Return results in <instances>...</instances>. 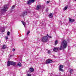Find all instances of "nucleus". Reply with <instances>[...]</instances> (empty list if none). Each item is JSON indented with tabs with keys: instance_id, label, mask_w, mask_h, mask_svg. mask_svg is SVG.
Segmentation results:
<instances>
[{
	"instance_id": "1",
	"label": "nucleus",
	"mask_w": 76,
	"mask_h": 76,
	"mask_svg": "<svg viewBox=\"0 0 76 76\" xmlns=\"http://www.w3.org/2000/svg\"><path fill=\"white\" fill-rule=\"evenodd\" d=\"M61 45L63 46V48L64 50L66 48V47L67 46V42L65 40L63 41L61 43Z\"/></svg>"
},
{
	"instance_id": "2",
	"label": "nucleus",
	"mask_w": 76,
	"mask_h": 76,
	"mask_svg": "<svg viewBox=\"0 0 76 76\" xmlns=\"http://www.w3.org/2000/svg\"><path fill=\"white\" fill-rule=\"evenodd\" d=\"M7 64L8 66H10V64L13 66H15L16 65V62L12 61H8L7 62Z\"/></svg>"
},
{
	"instance_id": "3",
	"label": "nucleus",
	"mask_w": 76,
	"mask_h": 76,
	"mask_svg": "<svg viewBox=\"0 0 76 76\" xmlns=\"http://www.w3.org/2000/svg\"><path fill=\"white\" fill-rule=\"evenodd\" d=\"M48 39L47 36H44L42 37V39L41 40L43 42H46L48 41Z\"/></svg>"
},
{
	"instance_id": "4",
	"label": "nucleus",
	"mask_w": 76,
	"mask_h": 76,
	"mask_svg": "<svg viewBox=\"0 0 76 76\" xmlns=\"http://www.w3.org/2000/svg\"><path fill=\"white\" fill-rule=\"evenodd\" d=\"M8 9V7H7V5H4V8H3L1 9V11L2 12H6V11H7L6 9Z\"/></svg>"
},
{
	"instance_id": "5",
	"label": "nucleus",
	"mask_w": 76,
	"mask_h": 76,
	"mask_svg": "<svg viewBox=\"0 0 76 76\" xmlns=\"http://www.w3.org/2000/svg\"><path fill=\"white\" fill-rule=\"evenodd\" d=\"M35 1V0H29L27 2V4H31L32 3H34Z\"/></svg>"
},
{
	"instance_id": "6",
	"label": "nucleus",
	"mask_w": 76,
	"mask_h": 76,
	"mask_svg": "<svg viewBox=\"0 0 76 76\" xmlns=\"http://www.w3.org/2000/svg\"><path fill=\"white\" fill-rule=\"evenodd\" d=\"M52 62H53V61L50 60V59H48L46 61L45 63L46 64H49V63H52Z\"/></svg>"
},
{
	"instance_id": "7",
	"label": "nucleus",
	"mask_w": 76,
	"mask_h": 76,
	"mask_svg": "<svg viewBox=\"0 0 76 76\" xmlns=\"http://www.w3.org/2000/svg\"><path fill=\"white\" fill-rule=\"evenodd\" d=\"M63 67V66L62 65H61L59 66V70H60V71H63V70L62 69V68Z\"/></svg>"
},
{
	"instance_id": "8",
	"label": "nucleus",
	"mask_w": 76,
	"mask_h": 76,
	"mask_svg": "<svg viewBox=\"0 0 76 76\" xmlns=\"http://www.w3.org/2000/svg\"><path fill=\"white\" fill-rule=\"evenodd\" d=\"M27 15V12H23L22 14L21 15V16H25V15Z\"/></svg>"
},
{
	"instance_id": "9",
	"label": "nucleus",
	"mask_w": 76,
	"mask_h": 76,
	"mask_svg": "<svg viewBox=\"0 0 76 76\" xmlns=\"http://www.w3.org/2000/svg\"><path fill=\"white\" fill-rule=\"evenodd\" d=\"M54 14L53 13H51L49 15V17L50 18H51L53 17V15Z\"/></svg>"
},
{
	"instance_id": "10",
	"label": "nucleus",
	"mask_w": 76,
	"mask_h": 76,
	"mask_svg": "<svg viewBox=\"0 0 76 76\" xmlns=\"http://www.w3.org/2000/svg\"><path fill=\"white\" fill-rule=\"evenodd\" d=\"M69 21L71 22V23H72V22H75V20L73 19H72L71 18H69Z\"/></svg>"
},
{
	"instance_id": "11",
	"label": "nucleus",
	"mask_w": 76,
	"mask_h": 76,
	"mask_svg": "<svg viewBox=\"0 0 76 76\" xmlns=\"http://www.w3.org/2000/svg\"><path fill=\"white\" fill-rule=\"evenodd\" d=\"M54 51H55V52H57V51H59V50L58 49V48H54L53 50Z\"/></svg>"
},
{
	"instance_id": "12",
	"label": "nucleus",
	"mask_w": 76,
	"mask_h": 76,
	"mask_svg": "<svg viewBox=\"0 0 76 76\" xmlns=\"http://www.w3.org/2000/svg\"><path fill=\"white\" fill-rule=\"evenodd\" d=\"M63 46L61 45V46L60 48L58 47V48L59 50H61L63 48Z\"/></svg>"
},
{
	"instance_id": "13",
	"label": "nucleus",
	"mask_w": 76,
	"mask_h": 76,
	"mask_svg": "<svg viewBox=\"0 0 76 76\" xmlns=\"http://www.w3.org/2000/svg\"><path fill=\"white\" fill-rule=\"evenodd\" d=\"M40 8H41V6L40 5H38L37 6L36 9L37 10H39Z\"/></svg>"
},
{
	"instance_id": "14",
	"label": "nucleus",
	"mask_w": 76,
	"mask_h": 76,
	"mask_svg": "<svg viewBox=\"0 0 76 76\" xmlns=\"http://www.w3.org/2000/svg\"><path fill=\"white\" fill-rule=\"evenodd\" d=\"M29 70L30 72H34V70L33 68H31Z\"/></svg>"
},
{
	"instance_id": "15",
	"label": "nucleus",
	"mask_w": 76,
	"mask_h": 76,
	"mask_svg": "<svg viewBox=\"0 0 76 76\" xmlns=\"http://www.w3.org/2000/svg\"><path fill=\"white\" fill-rule=\"evenodd\" d=\"M67 8H68V6L67 5L64 8V10H66L67 9Z\"/></svg>"
},
{
	"instance_id": "16",
	"label": "nucleus",
	"mask_w": 76,
	"mask_h": 76,
	"mask_svg": "<svg viewBox=\"0 0 76 76\" xmlns=\"http://www.w3.org/2000/svg\"><path fill=\"white\" fill-rule=\"evenodd\" d=\"M18 65L19 67H21V66H22V64L20 62L18 63Z\"/></svg>"
},
{
	"instance_id": "17",
	"label": "nucleus",
	"mask_w": 76,
	"mask_h": 76,
	"mask_svg": "<svg viewBox=\"0 0 76 76\" xmlns=\"http://www.w3.org/2000/svg\"><path fill=\"white\" fill-rule=\"evenodd\" d=\"M6 45H4L2 46V49H6Z\"/></svg>"
},
{
	"instance_id": "18",
	"label": "nucleus",
	"mask_w": 76,
	"mask_h": 76,
	"mask_svg": "<svg viewBox=\"0 0 76 76\" xmlns=\"http://www.w3.org/2000/svg\"><path fill=\"white\" fill-rule=\"evenodd\" d=\"M57 43H58V41L56 40L55 42V45H57Z\"/></svg>"
},
{
	"instance_id": "19",
	"label": "nucleus",
	"mask_w": 76,
	"mask_h": 76,
	"mask_svg": "<svg viewBox=\"0 0 76 76\" xmlns=\"http://www.w3.org/2000/svg\"><path fill=\"white\" fill-rule=\"evenodd\" d=\"M21 22L22 23L23 25L24 26H25V22L23 21H21Z\"/></svg>"
},
{
	"instance_id": "20",
	"label": "nucleus",
	"mask_w": 76,
	"mask_h": 76,
	"mask_svg": "<svg viewBox=\"0 0 76 76\" xmlns=\"http://www.w3.org/2000/svg\"><path fill=\"white\" fill-rule=\"evenodd\" d=\"M31 32V31H29L28 32H27V33L26 34V35H28Z\"/></svg>"
},
{
	"instance_id": "21",
	"label": "nucleus",
	"mask_w": 76,
	"mask_h": 76,
	"mask_svg": "<svg viewBox=\"0 0 76 76\" xmlns=\"http://www.w3.org/2000/svg\"><path fill=\"white\" fill-rule=\"evenodd\" d=\"M6 27H4L3 29H4V30H3L2 31V32H4V31H5V30H4V29H6Z\"/></svg>"
},
{
	"instance_id": "22",
	"label": "nucleus",
	"mask_w": 76,
	"mask_h": 76,
	"mask_svg": "<svg viewBox=\"0 0 76 76\" xmlns=\"http://www.w3.org/2000/svg\"><path fill=\"white\" fill-rule=\"evenodd\" d=\"M51 50H48V54H50V53H51Z\"/></svg>"
},
{
	"instance_id": "23",
	"label": "nucleus",
	"mask_w": 76,
	"mask_h": 76,
	"mask_svg": "<svg viewBox=\"0 0 76 76\" xmlns=\"http://www.w3.org/2000/svg\"><path fill=\"white\" fill-rule=\"evenodd\" d=\"M72 72H73V69H70V73H72Z\"/></svg>"
},
{
	"instance_id": "24",
	"label": "nucleus",
	"mask_w": 76,
	"mask_h": 76,
	"mask_svg": "<svg viewBox=\"0 0 76 76\" xmlns=\"http://www.w3.org/2000/svg\"><path fill=\"white\" fill-rule=\"evenodd\" d=\"M7 34L8 35H10V32H9V31L7 32Z\"/></svg>"
},
{
	"instance_id": "25",
	"label": "nucleus",
	"mask_w": 76,
	"mask_h": 76,
	"mask_svg": "<svg viewBox=\"0 0 76 76\" xmlns=\"http://www.w3.org/2000/svg\"><path fill=\"white\" fill-rule=\"evenodd\" d=\"M15 5H13L12 7V9H14L15 7Z\"/></svg>"
},
{
	"instance_id": "26",
	"label": "nucleus",
	"mask_w": 76,
	"mask_h": 76,
	"mask_svg": "<svg viewBox=\"0 0 76 76\" xmlns=\"http://www.w3.org/2000/svg\"><path fill=\"white\" fill-rule=\"evenodd\" d=\"M27 76H31V74H28L27 75Z\"/></svg>"
},
{
	"instance_id": "27",
	"label": "nucleus",
	"mask_w": 76,
	"mask_h": 76,
	"mask_svg": "<svg viewBox=\"0 0 76 76\" xmlns=\"http://www.w3.org/2000/svg\"><path fill=\"white\" fill-rule=\"evenodd\" d=\"M49 75H50V76H53V74H52V73H51L50 74H49Z\"/></svg>"
},
{
	"instance_id": "28",
	"label": "nucleus",
	"mask_w": 76,
	"mask_h": 76,
	"mask_svg": "<svg viewBox=\"0 0 76 76\" xmlns=\"http://www.w3.org/2000/svg\"><path fill=\"white\" fill-rule=\"evenodd\" d=\"M12 51H15V49H14V48H13V50H12Z\"/></svg>"
},
{
	"instance_id": "29",
	"label": "nucleus",
	"mask_w": 76,
	"mask_h": 76,
	"mask_svg": "<svg viewBox=\"0 0 76 76\" xmlns=\"http://www.w3.org/2000/svg\"><path fill=\"white\" fill-rule=\"evenodd\" d=\"M5 38L6 39H8V37H6Z\"/></svg>"
},
{
	"instance_id": "30",
	"label": "nucleus",
	"mask_w": 76,
	"mask_h": 76,
	"mask_svg": "<svg viewBox=\"0 0 76 76\" xmlns=\"http://www.w3.org/2000/svg\"><path fill=\"white\" fill-rule=\"evenodd\" d=\"M47 3L48 4L49 3H50V1H47Z\"/></svg>"
},
{
	"instance_id": "31",
	"label": "nucleus",
	"mask_w": 76,
	"mask_h": 76,
	"mask_svg": "<svg viewBox=\"0 0 76 76\" xmlns=\"http://www.w3.org/2000/svg\"><path fill=\"white\" fill-rule=\"evenodd\" d=\"M49 38H51L52 37L51 36H49L48 37Z\"/></svg>"
},
{
	"instance_id": "32",
	"label": "nucleus",
	"mask_w": 76,
	"mask_h": 76,
	"mask_svg": "<svg viewBox=\"0 0 76 76\" xmlns=\"http://www.w3.org/2000/svg\"><path fill=\"white\" fill-rule=\"evenodd\" d=\"M47 36H48V37L49 36V35H48V34H47Z\"/></svg>"
},
{
	"instance_id": "33",
	"label": "nucleus",
	"mask_w": 76,
	"mask_h": 76,
	"mask_svg": "<svg viewBox=\"0 0 76 76\" xmlns=\"http://www.w3.org/2000/svg\"><path fill=\"white\" fill-rule=\"evenodd\" d=\"M10 57H11V56H12V55H10Z\"/></svg>"
},
{
	"instance_id": "34",
	"label": "nucleus",
	"mask_w": 76,
	"mask_h": 76,
	"mask_svg": "<svg viewBox=\"0 0 76 76\" xmlns=\"http://www.w3.org/2000/svg\"><path fill=\"white\" fill-rule=\"evenodd\" d=\"M75 1H76V0H75Z\"/></svg>"
},
{
	"instance_id": "35",
	"label": "nucleus",
	"mask_w": 76,
	"mask_h": 76,
	"mask_svg": "<svg viewBox=\"0 0 76 76\" xmlns=\"http://www.w3.org/2000/svg\"><path fill=\"white\" fill-rule=\"evenodd\" d=\"M29 13H30V12H29Z\"/></svg>"
}]
</instances>
